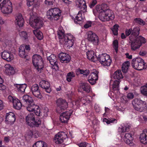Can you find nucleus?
Returning <instances> with one entry per match:
<instances>
[{
	"mask_svg": "<svg viewBox=\"0 0 147 147\" xmlns=\"http://www.w3.org/2000/svg\"><path fill=\"white\" fill-rule=\"evenodd\" d=\"M76 3L77 7L82 10L79 11L74 19V21L76 24H80L82 23L84 17L82 15V13H84L86 11L87 6L85 0H76Z\"/></svg>",
	"mask_w": 147,
	"mask_h": 147,
	"instance_id": "nucleus-1",
	"label": "nucleus"
},
{
	"mask_svg": "<svg viewBox=\"0 0 147 147\" xmlns=\"http://www.w3.org/2000/svg\"><path fill=\"white\" fill-rule=\"evenodd\" d=\"M0 9L5 16L10 14L13 12V6L9 0H0Z\"/></svg>",
	"mask_w": 147,
	"mask_h": 147,
	"instance_id": "nucleus-2",
	"label": "nucleus"
},
{
	"mask_svg": "<svg viewBox=\"0 0 147 147\" xmlns=\"http://www.w3.org/2000/svg\"><path fill=\"white\" fill-rule=\"evenodd\" d=\"M61 15V11L58 8H51L47 13V18L52 21L58 20Z\"/></svg>",
	"mask_w": 147,
	"mask_h": 147,
	"instance_id": "nucleus-3",
	"label": "nucleus"
},
{
	"mask_svg": "<svg viewBox=\"0 0 147 147\" xmlns=\"http://www.w3.org/2000/svg\"><path fill=\"white\" fill-rule=\"evenodd\" d=\"M26 123L31 127H38L41 124V121L40 119L35 120V115L32 113L27 115L25 117Z\"/></svg>",
	"mask_w": 147,
	"mask_h": 147,
	"instance_id": "nucleus-4",
	"label": "nucleus"
},
{
	"mask_svg": "<svg viewBox=\"0 0 147 147\" xmlns=\"http://www.w3.org/2000/svg\"><path fill=\"white\" fill-rule=\"evenodd\" d=\"M32 61L33 65L40 72L44 67V63L41 57L37 54L34 55L32 57Z\"/></svg>",
	"mask_w": 147,
	"mask_h": 147,
	"instance_id": "nucleus-5",
	"label": "nucleus"
},
{
	"mask_svg": "<svg viewBox=\"0 0 147 147\" xmlns=\"http://www.w3.org/2000/svg\"><path fill=\"white\" fill-rule=\"evenodd\" d=\"M146 42L144 38L141 36L136 37L131 44V49L132 50L135 51L139 49L142 43Z\"/></svg>",
	"mask_w": 147,
	"mask_h": 147,
	"instance_id": "nucleus-6",
	"label": "nucleus"
},
{
	"mask_svg": "<svg viewBox=\"0 0 147 147\" xmlns=\"http://www.w3.org/2000/svg\"><path fill=\"white\" fill-rule=\"evenodd\" d=\"M145 65L144 60L140 57L136 58L132 60V65L136 69L138 70H142L144 68Z\"/></svg>",
	"mask_w": 147,
	"mask_h": 147,
	"instance_id": "nucleus-7",
	"label": "nucleus"
},
{
	"mask_svg": "<svg viewBox=\"0 0 147 147\" xmlns=\"http://www.w3.org/2000/svg\"><path fill=\"white\" fill-rule=\"evenodd\" d=\"M114 18V15L113 11L111 10H107L105 12L101 13L99 15V18L102 21L113 20Z\"/></svg>",
	"mask_w": 147,
	"mask_h": 147,
	"instance_id": "nucleus-8",
	"label": "nucleus"
},
{
	"mask_svg": "<svg viewBox=\"0 0 147 147\" xmlns=\"http://www.w3.org/2000/svg\"><path fill=\"white\" fill-rule=\"evenodd\" d=\"M98 60L101 64L104 66H110L112 62L110 56L106 53L100 55Z\"/></svg>",
	"mask_w": 147,
	"mask_h": 147,
	"instance_id": "nucleus-9",
	"label": "nucleus"
},
{
	"mask_svg": "<svg viewBox=\"0 0 147 147\" xmlns=\"http://www.w3.org/2000/svg\"><path fill=\"white\" fill-rule=\"evenodd\" d=\"M88 40L94 45H97L99 42V38L97 34L92 31H89L86 33Z\"/></svg>",
	"mask_w": 147,
	"mask_h": 147,
	"instance_id": "nucleus-10",
	"label": "nucleus"
},
{
	"mask_svg": "<svg viewBox=\"0 0 147 147\" xmlns=\"http://www.w3.org/2000/svg\"><path fill=\"white\" fill-rule=\"evenodd\" d=\"M74 40V38L72 35L68 34L65 35L63 41L62 40L61 42L65 46L69 48L73 46Z\"/></svg>",
	"mask_w": 147,
	"mask_h": 147,
	"instance_id": "nucleus-11",
	"label": "nucleus"
},
{
	"mask_svg": "<svg viewBox=\"0 0 147 147\" xmlns=\"http://www.w3.org/2000/svg\"><path fill=\"white\" fill-rule=\"evenodd\" d=\"M26 109L29 112L34 111L35 114L37 116L40 115V109L38 106L34 104V101L27 104Z\"/></svg>",
	"mask_w": 147,
	"mask_h": 147,
	"instance_id": "nucleus-12",
	"label": "nucleus"
},
{
	"mask_svg": "<svg viewBox=\"0 0 147 147\" xmlns=\"http://www.w3.org/2000/svg\"><path fill=\"white\" fill-rule=\"evenodd\" d=\"M67 137V134L65 132H59L55 135L54 139V142L57 144H60L62 143Z\"/></svg>",
	"mask_w": 147,
	"mask_h": 147,
	"instance_id": "nucleus-13",
	"label": "nucleus"
},
{
	"mask_svg": "<svg viewBox=\"0 0 147 147\" xmlns=\"http://www.w3.org/2000/svg\"><path fill=\"white\" fill-rule=\"evenodd\" d=\"M29 24L32 27L37 30L40 28L43 25L42 22L38 18H35L33 20H31L30 19Z\"/></svg>",
	"mask_w": 147,
	"mask_h": 147,
	"instance_id": "nucleus-14",
	"label": "nucleus"
},
{
	"mask_svg": "<svg viewBox=\"0 0 147 147\" xmlns=\"http://www.w3.org/2000/svg\"><path fill=\"white\" fill-rule=\"evenodd\" d=\"M98 72L96 70L94 71L91 73L89 76L88 81L92 85L95 84L96 82V81L98 78Z\"/></svg>",
	"mask_w": 147,
	"mask_h": 147,
	"instance_id": "nucleus-15",
	"label": "nucleus"
},
{
	"mask_svg": "<svg viewBox=\"0 0 147 147\" xmlns=\"http://www.w3.org/2000/svg\"><path fill=\"white\" fill-rule=\"evenodd\" d=\"M72 113L71 110H69L62 113L60 115V120L63 123H66L69 120Z\"/></svg>",
	"mask_w": 147,
	"mask_h": 147,
	"instance_id": "nucleus-16",
	"label": "nucleus"
},
{
	"mask_svg": "<svg viewBox=\"0 0 147 147\" xmlns=\"http://www.w3.org/2000/svg\"><path fill=\"white\" fill-rule=\"evenodd\" d=\"M16 120L15 115L14 113L10 112L6 114L5 122L6 123L11 125L13 124Z\"/></svg>",
	"mask_w": 147,
	"mask_h": 147,
	"instance_id": "nucleus-17",
	"label": "nucleus"
},
{
	"mask_svg": "<svg viewBox=\"0 0 147 147\" xmlns=\"http://www.w3.org/2000/svg\"><path fill=\"white\" fill-rule=\"evenodd\" d=\"M31 90L33 94L35 97L41 98L42 96L38 85L36 84H34L31 87Z\"/></svg>",
	"mask_w": 147,
	"mask_h": 147,
	"instance_id": "nucleus-18",
	"label": "nucleus"
},
{
	"mask_svg": "<svg viewBox=\"0 0 147 147\" xmlns=\"http://www.w3.org/2000/svg\"><path fill=\"white\" fill-rule=\"evenodd\" d=\"M1 57L3 59L8 61H10L13 60L14 57L13 55L10 53L4 51L1 53Z\"/></svg>",
	"mask_w": 147,
	"mask_h": 147,
	"instance_id": "nucleus-19",
	"label": "nucleus"
},
{
	"mask_svg": "<svg viewBox=\"0 0 147 147\" xmlns=\"http://www.w3.org/2000/svg\"><path fill=\"white\" fill-rule=\"evenodd\" d=\"M59 57L62 63H67L71 60V57L68 54L64 53H61L59 54Z\"/></svg>",
	"mask_w": 147,
	"mask_h": 147,
	"instance_id": "nucleus-20",
	"label": "nucleus"
},
{
	"mask_svg": "<svg viewBox=\"0 0 147 147\" xmlns=\"http://www.w3.org/2000/svg\"><path fill=\"white\" fill-rule=\"evenodd\" d=\"M39 85L40 87L45 89L47 92L50 93L51 92L50 84L48 81L42 80L40 82Z\"/></svg>",
	"mask_w": 147,
	"mask_h": 147,
	"instance_id": "nucleus-21",
	"label": "nucleus"
},
{
	"mask_svg": "<svg viewBox=\"0 0 147 147\" xmlns=\"http://www.w3.org/2000/svg\"><path fill=\"white\" fill-rule=\"evenodd\" d=\"M56 104L58 107L61 109L64 110L68 107V104L66 101L61 98H59L56 101Z\"/></svg>",
	"mask_w": 147,
	"mask_h": 147,
	"instance_id": "nucleus-22",
	"label": "nucleus"
},
{
	"mask_svg": "<svg viewBox=\"0 0 147 147\" xmlns=\"http://www.w3.org/2000/svg\"><path fill=\"white\" fill-rule=\"evenodd\" d=\"M125 142L127 144L132 146L133 144V138L132 134L130 133H126L123 137Z\"/></svg>",
	"mask_w": 147,
	"mask_h": 147,
	"instance_id": "nucleus-23",
	"label": "nucleus"
},
{
	"mask_svg": "<svg viewBox=\"0 0 147 147\" xmlns=\"http://www.w3.org/2000/svg\"><path fill=\"white\" fill-rule=\"evenodd\" d=\"M24 22V20L21 14H19L16 17L15 23L19 27L23 26Z\"/></svg>",
	"mask_w": 147,
	"mask_h": 147,
	"instance_id": "nucleus-24",
	"label": "nucleus"
},
{
	"mask_svg": "<svg viewBox=\"0 0 147 147\" xmlns=\"http://www.w3.org/2000/svg\"><path fill=\"white\" fill-rule=\"evenodd\" d=\"M47 59L49 60L50 64L52 65L53 66H56L57 67H58L57 58L55 55H51L47 58Z\"/></svg>",
	"mask_w": 147,
	"mask_h": 147,
	"instance_id": "nucleus-25",
	"label": "nucleus"
},
{
	"mask_svg": "<svg viewBox=\"0 0 147 147\" xmlns=\"http://www.w3.org/2000/svg\"><path fill=\"white\" fill-rule=\"evenodd\" d=\"M96 9L97 11L99 13V14L103 12H105L107 10H109L107 5L106 4H103L101 5H97Z\"/></svg>",
	"mask_w": 147,
	"mask_h": 147,
	"instance_id": "nucleus-26",
	"label": "nucleus"
},
{
	"mask_svg": "<svg viewBox=\"0 0 147 147\" xmlns=\"http://www.w3.org/2000/svg\"><path fill=\"white\" fill-rule=\"evenodd\" d=\"M147 130H144L140 134V141L141 143L143 144H147Z\"/></svg>",
	"mask_w": 147,
	"mask_h": 147,
	"instance_id": "nucleus-27",
	"label": "nucleus"
},
{
	"mask_svg": "<svg viewBox=\"0 0 147 147\" xmlns=\"http://www.w3.org/2000/svg\"><path fill=\"white\" fill-rule=\"evenodd\" d=\"M5 72L6 74L9 75H13L15 73L13 68L9 64H7L5 65Z\"/></svg>",
	"mask_w": 147,
	"mask_h": 147,
	"instance_id": "nucleus-28",
	"label": "nucleus"
},
{
	"mask_svg": "<svg viewBox=\"0 0 147 147\" xmlns=\"http://www.w3.org/2000/svg\"><path fill=\"white\" fill-rule=\"evenodd\" d=\"M14 86L18 91L22 93L24 92L27 87V85L25 84H14Z\"/></svg>",
	"mask_w": 147,
	"mask_h": 147,
	"instance_id": "nucleus-29",
	"label": "nucleus"
},
{
	"mask_svg": "<svg viewBox=\"0 0 147 147\" xmlns=\"http://www.w3.org/2000/svg\"><path fill=\"white\" fill-rule=\"evenodd\" d=\"M86 55L87 58L93 62L96 60L95 59L96 58V56L93 51H88L86 53Z\"/></svg>",
	"mask_w": 147,
	"mask_h": 147,
	"instance_id": "nucleus-30",
	"label": "nucleus"
},
{
	"mask_svg": "<svg viewBox=\"0 0 147 147\" xmlns=\"http://www.w3.org/2000/svg\"><path fill=\"white\" fill-rule=\"evenodd\" d=\"M132 104L133 106H135L136 108H137L136 107L137 105H142V106L146 105V102L143 101L140 99L138 98H136L133 100L132 101Z\"/></svg>",
	"mask_w": 147,
	"mask_h": 147,
	"instance_id": "nucleus-31",
	"label": "nucleus"
},
{
	"mask_svg": "<svg viewBox=\"0 0 147 147\" xmlns=\"http://www.w3.org/2000/svg\"><path fill=\"white\" fill-rule=\"evenodd\" d=\"M57 34L59 39H60V42H61L62 40L63 41L65 35L64 34V30L62 27H59L57 31Z\"/></svg>",
	"mask_w": 147,
	"mask_h": 147,
	"instance_id": "nucleus-32",
	"label": "nucleus"
},
{
	"mask_svg": "<svg viewBox=\"0 0 147 147\" xmlns=\"http://www.w3.org/2000/svg\"><path fill=\"white\" fill-rule=\"evenodd\" d=\"M80 88H82L83 90L87 93L89 92L91 90L90 85L87 83H82L80 85Z\"/></svg>",
	"mask_w": 147,
	"mask_h": 147,
	"instance_id": "nucleus-33",
	"label": "nucleus"
},
{
	"mask_svg": "<svg viewBox=\"0 0 147 147\" xmlns=\"http://www.w3.org/2000/svg\"><path fill=\"white\" fill-rule=\"evenodd\" d=\"M19 55L22 58H25L27 56V54L25 51V46L24 45L21 46L19 48Z\"/></svg>",
	"mask_w": 147,
	"mask_h": 147,
	"instance_id": "nucleus-34",
	"label": "nucleus"
},
{
	"mask_svg": "<svg viewBox=\"0 0 147 147\" xmlns=\"http://www.w3.org/2000/svg\"><path fill=\"white\" fill-rule=\"evenodd\" d=\"M27 5L28 7H32V8H36L38 6V3L35 0H26Z\"/></svg>",
	"mask_w": 147,
	"mask_h": 147,
	"instance_id": "nucleus-35",
	"label": "nucleus"
},
{
	"mask_svg": "<svg viewBox=\"0 0 147 147\" xmlns=\"http://www.w3.org/2000/svg\"><path fill=\"white\" fill-rule=\"evenodd\" d=\"M13 107L17 110L20 109L22 107V104L20 101L18 99H15L13 100Z\"/></svg>",
	"mask_w": 147,
	"mask_h": 147,
	"instance_id": "nucleus-36",
	"label": "nucleus"
},
{
	"mask_svg": "<svg viewBox=\"0 0 147 147\" xmlns=\"http://www.w3.org/2000/svg\"><path fill=\"white\" fill-rule=\"evenodd\" d=\"M113 76L114 79H116L118 80L122 79L123 78V75L121 70H118L115 71L113 75Z\"/></svg>",
	"mask_w": 147,
	"mask_h": 147,
	"instance_id": "nucleus-37",
	"label": "nucleus"
},
{
	"mask_svg": "<svg viewBox=\"0 0 147 147\" xmlns=\"http://www.w3.org/2000/svg\"><path fill=\"white\" fill-rule=\"evenodd\" d=\"M23 100L27 104L33 102V99L31 97L28 95H25L22 97Z\"/></svg>",
	"mask_w": 147,
	"mask_h": 147,
	"instance_id": "nucleus-38",
	"label": "nucleus"
},
{
	"mask_svg": "<svg viewBox=\"0 0 147 147\" xmlns=\"http://www.w3.org/2000/svg\"><path fill=\"white\" fill-rule=\"evenodd\" d=\"M33 33L38 39L41 40L43 38V34L39 30L36 29L33 31Z\"/></svg>",
	"mask_w": 147,
	"mask_h": 147,
	"instance_id": "nucleus-39",
	"label": "nucleus"
},
{
	"mask_svg": "<svg viewBox=\"0 0 147 147\" xmlns=\"http://www.w3.org/2000/svg\"><path fill=\"white\" fill-rule=\"evenodd\" d=\"M119 80H115L114 81L112 85V88L113 91H117V92L119 90V84L120 83Z\"/></svg>",
	"mask_w": 147,
	"mask_h": 147,
	"instance_id": "nucleus-40",
	"label": "nucleus"
},
{
	"mask_svg": "<svg viewBox=\"0 0 147 147\" xmlns=\"http://www.w3.org/2000/svg\"><path fill=\"white\" fill-rule=\"evenodd\" d=\"M129 65L130 63L129 61H127L123 64L122 69L123 73H126L127 72Z\"/></svg>",
	"mask_w": 147,
	"mask_h": 147,
	"instance_id": "nucleus-41",
	"label": "nucleus"
},
{
	"mask_svg": "<svg viewBox=\"0 0 147 147\" xmlns=\"http://www.w3.org/2000/svg\"><path fill=\"white\" fill-rule=\"evenodd\" d=\"M33 147H47L46 144L44 142L39 141L37 142L33 146Z\"/></svg>",
	"mask_w": 147,
	"mask_h": 147,
	"instance_id": "nucleus-42",
	"label": "nucleus"
},
{
	"mask_svg": "<svg viewBox=\"0 0 147 147\" xmlns=\"http://www.w3.org/2000/svg\"><path fill=\"white\" fill-rule=\"evenodd\" d=\"M76 74L78 75L79 74H83L84 75L87 76L89 73L88 70H83L78 69L76 70Z\"/></svg>",
	"mask_w": 147,
	"mask_h": 147,
	"instance_id": "nucleus-43",
	"label": "nucleus"
},
{
	"mask_svg": "<svg viewBox=\"0 0 147 147\" xmlns=\"http://www.w3.org/2000/svg\"><path fill=\"white\" fill-rule=\"evenodd\" d=\"M130 126L128 125H123L118 128V131L120 133H123L127 131L129 129Z\"/></svg>",
	"mask_w": 147,
	"mask_h": 147,
	"instance_id": "nucleus-44",
	"label": "nucleus"
},
{
	"mask_svg": "<svg viewBox=\"0 0 147 147\" xmlns=\"http://www.w3.org/2000/svg\"><path fill=\"white\" fill-rule=\"evenodd\" d=\"M142 105H136V107L137 108H136L135 106H133V107L135 110L141 112L144 111L146 109V105H144V106H141Z\"/></svg>",
	"mask_w": 147,
	"mask_h": 147,
	"instance_id": "nucleus-45",
	"label": "nucleus"
},
{
	"mask_svg": "<svg viewBox=\"0 0 147 147\" xmlns=\"http://www.w3.org/2000/svg\"><path fill=\"white\" fill-rule=\"evenodd\" d=\"M92 97L91 96L88 95L87 96H85L81 99V101L82 103H84L85 101L87 103H90L92 101Z\"/></svg>",
	"mask_w": 147,
	"mask_h": 147,
	"instance_id": "nucleus-46",
	"label": "nucleus"
},
{
	"mask_svg": "<svg viewBox=\"0 0 147 147\" xmlns=\"http://www.w3.org/2000/svg\"><path fill=\"white\" fill-rule=\"evenodd\" d=\"M75 74L73 72H70L68 73L67 76V80L69 82L71 81L72 79L75 77Z\"/></svg>",
	"mask_w": 147,
	"mask_h": 147,
	"instance_id": "nucleus-47",
	"label": "nucleus"
},
{
	"mask_svg": "<svg viewBox=\"0 0 147 147\" xmlns=\"http://www.w3.org/2000/svg\"><path fill=\"white\" fill-rule=\"evenodd\" d=\"M140 28L138 27H136L134 28L131 33V35L135 36H138L139 34Z\"/></svg>",
	"mask_w": 147,
	"mask_h": 147,
	"instance_id": "nucleus-48",
	"label": "nucleus"
},
{
	"mask_svg": "<svg viewBox=\"0 0 147 147\" xmlns=\"http://www.w3.org/2000/svg\"><path fill=\"white\" fill-rule=\"evenodd\" d=\"M140 91L142 94L144 95H147V86L146 85L142 86L140 88Z\"/></svg>",
	"mask_w": 147,
	"mask_h": 147,
	"instance_id": "nucleus-49",
	"label": "nucleus"
},
{
	"mask_svg": "<svg viewBox=\"0 0 147 147\" xmlns=\"http://www.w3.org/2000/svg\"><path fill=\"white\" fill-rule=\"evenodd\" d=\"M119 26L117 24H115L112 29V30L115 35H117L118 34V28Z\"/></svg>",
	"mask_w": 147,
	"mask_h": 147,
	"instance_id": "nucleus-50",
	"label": "nucleus"
},
{
	"mask_svg": "<svg viewBox=\"0 0 147 147\" xmlns=\"http://www.w3.org/2000/svg\"><path fill=\"white\" fill-rule=\"evenodd\" d=\"M20 36L24 39L26 40L28 39V36L26 32L25 31H22L19 33Z\"/></svg>",
	"mask_w": 147,
	"mask_h": 147,
	"instance_id": "nucleus-51",
	"label": "nucleus"
},
{
	"mask_svg": "<svg viewBox=\"0 0 147 147\" xmlns=\"http://www.w3.org/2000/svg\"><path fill=\"white\" fill-rule=\"evenodd\" d=\"M134 21L136 23L141 25H144L145 24V22L140 18L135 19Z\"/></svg>",
	"mask_w": 147,
	"mask_h": 147,
	"instance_id": "nucleus-52",
	"label": "nucleus"
},
{
	"mask_svg": "<svg viewBox=\"0 0 147 147\" xmlns=\"http://www.w3.org/2000/svg\"><path fill=\"white\" fill-rule=\"evenodd\" d=\"M113 48L115 49L116 53L118 51V42L117 40H115L113 41Z\"/></svg>",
	"mask_w": 147,
	"mask_h": 147,
	"instance_id": "nucleus-53",
	"label": "nucleus"
},
{
	"mask_svg": "<svg viewBox=\"0 0 147 147\" xmlns=\"http://www.w3.org/2000/svg\"><path fill=\"white\" fill-rule=\"evenodd\" d=\"M79 147H91V145L85 142H82L78 144Z\"/></svg>",
	"mask_w": 147,
	"mask_h": 147,
	"instance_id": "nucleus-54",
	"label": "nucleus"
},
{
	"mask_svg": "<svg viewBox=\"0 0 147 147\" xmlns=\"http://www.w3.org/2000/svg\"><path fill=\"white\" fill-rule=\"evenodd\" d=\"M103 121L106 122V123L107 124H109L110 123H113L114 122H115V123H116L117 122V120L115 119H111L109 120H108L106 119H103Z\"/></svg>",
	"mask_w": 147,
	"mask_h": 147,
	"instance_id": "nucleus-55",
	"label": "nucleus"
},
{
	"mask_svg": "<svg viewBox=\"0 0 147 147\" xmlns=\"http://www.w3.org/2000/svg\"><path fill=\"white\" fill-rule=\"evenodd\" d=\"M55 0H45V3L47 5H52Z\"/></svg>",
	"mask_w": 147,
	"mask_h": 147,
	"instance_id": "nucleus-56",
	"label": "nucleus"
},
{
	"mask_svg": "<svg viewBox=\"0 0 147 147\" xmlns=\"http://www.w3.org/2000/svg\"><path fill=\"white\" fill-rule=\"evenodd\" d=\"M92 23L91 21L87 22L84 27L85 28H88L91 26Z\"/></svg>",
	"mask_w": 147,
	"mask_h": 147,
	"instance_id": "nucleus-57",
	"label": "nucleus"
},
{
	"mask_svg": "<svg viewBox=\"0 0 147 147\" xmlns=\"http://www.w3.org/2000/svg\"><path fill=\"white\" fill-rule=\"evenodd\" d=\"M134 95L132 93H129L127 94V97L129 99H132L134 97Z\"/></svg>",
	"mask_w": 147,
	"mask_h": 147,
	"instance_id": "nucleus-58",
	"label": "nucleus"
},
{
	"mask_svg": "<svg viewBox=\"0 0 147 147\" xmlns=\"http://www.w3.org/2000/svg\"><path fill=\"white\" fill-rule=\"evenodd\" d=\"M97 3V1L96 0H93L90 3V8H92L94 6L96 5Z\"/></svg>",
	"mask_w": 147,
	"mask_h": 147,
	"instance_id": "nucleus-59",
	"label": "nucleus"
},
{
	"mask_svg": "<svg viewBox=\"0 0 147 147\" xmlns=\"http://www.w3.org/2000/svg\"><path fill=\"white\" fill-rule=\"evenodd\" d=\"M33 135V133L31 131L28 130L27 131V133L26 135V136H28L29 138H31L32 137Z\"/></svg>",
	"mask_w": 147,
	"mask_h": 147,
	"instance_id": "nucleus-60",
	"label": "nucleus"
},
{
	"mask_svg": "<svg viewBox=\"0 0 147 147\" xmlns=\"http://www.w3.org/2000/svg\"><path fill=\"white\" fill-rule=\"evenodd\" d=\"M4 107V102L2 100H0V111L3 109Z\"/></svg>",
	"mask_w": 147,
	"mask_h": 147,
	"instance_id": "nucleus-61",
	"label": "nucleus"
},
{
	"mask_svg": "<svg viewBox=\"0 0 147 147\" xmlns=\"http://www.w3.org/2000/svg\"><path fill=\"white\" fill-rule=\"evenodd\" d=\"M115 109L118 111H124L125 109L121 107L117 106L115 107Z\"/></svg>",
	"mask_w": 147,
	"mask_h": 147,
	"instance_id": "nucleus-62",
	"label": "nucleus"
},
{
	"mask_svg": "<svg viewBox=\"0 0 147 147\" xmlns=\"http://www.w3.org/2000/svg\"><path fill=\"white\" fill-rule=\"evenodd\" d=\"M132 29L130 28L128 30H127L125 31V34L127 36H128L132 32Z\"/></svg>",
	"mask_w": 147,
	"mask_h": 147,
	"instance_id": "nucleus-63",
	"label": "nucleus"
},
{
	"mask_svg": "<svg viewBox=\"0 0 147 147\" xmlns=\"http://www.w3.org/2000/svg\"><path fill=\"white\" fill-rule=\"evenodd\" d=\"M49 112V109L48 108H45L44 110V115L47 116L48 115V113Z\"/></svg>",
	"mask_w": 147,
	"mask_h": 147,
	"instance_id": "nucleus-64",
	"label": "nucleus"
}]
</instances>
